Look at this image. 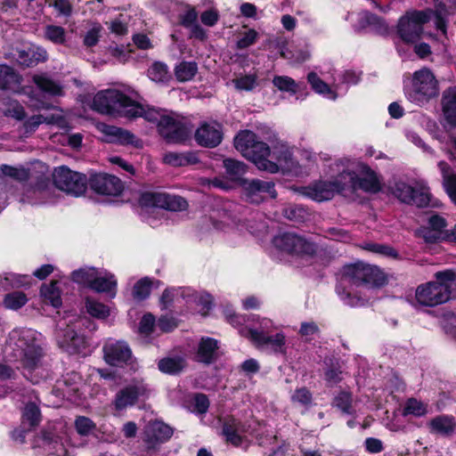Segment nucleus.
Instances as JSON below:
<instances>
[{
	"mask_svg": "<svg viewBox=\"0 0 456 456\" xmlns=\"http://www.w3.org/2000/svg\"><path fill=\"white\" fill-rule=\"evenodd\" d=\"M252 342L258 347L265 348L275 354H286V337L279 332L273 336L263 335L256 330L249 331Z\"/></svg>",
	"mask_w": 456,
	"mask_h": 456,
	"instance_id": "23",
	"label": "nucleus"
},
{
	"mask_svg": "<svg viewBox=\"0 0 456 456\" xmlns=\"http://www.w3.org/2000/svg\"><path fill=\"white\" fill-rule=\"evenodd\" d=\"M232 83H233L234 86L236 87V89H238V90L251 91L257 85L256 76V75L242 76L240 77L233 79Z\"/></svg>",
	"mask_w": 456,
	"mask_h": 456,
	"instance_id": "60",
	"label": "nucleus"
},
{
	"mask_svg": "<svg viewBox=\"0 0 456 456\" xmlns=\"http://www.w3.org/2000/svg\"><path fill=\"white\" fill-rule=\"evenodd\" d=\"M30 54H32L31 48L28 50L16 49L12 53V58L20 66L32 67L33 61Z\"/></svg>",
	"mask_w": 456,
	"mask_h": 456,
	"instance_id": "62",
	"label": "nucleus"
},
{
	"mask_svg": "<svg viewBox=\"0 0 456 456\" xmlns=\"http://www.w3.org/2000/svg\"><path fill=\"white\" fill-rule=\"evenodd\" d=\"M392 192L400 201L406 204L423 208L430 203L429 189L424 184L414 188L403 181H398L392 187Z\"/></svg>",
	"mask_w": 456,
	"mask_h": 456,
	"instance_id": "12",
	"label": "nucleus"
},
{
	"mask_svg": "<svg viewBox=\"0 0 456 456\" xmlns=\"http://www.w3.org/2000/svg\"><path fill=\"white\" fill-rule=\"evenodd\" d=\"M353 395L348 391H340L332 400V407L340 411L343 414L354 415Z\"/></svg>",
	"mask_w": 456,
	"mask_h": 456,
	"instance_id": "38",
	"label": "nucleus"
},
{
	"mask_svg": "<svg viewBox=\"0 0 456 456\" xmlns=\"http://www.w3.org/2000/svg\"><path fill=\"white\" fill-rule=\"evenodd\" d=\"M428 413V405L415 398H410L407 400L404 409L403 415H413L415 417H422Z\"/></svg>",
	"mask_w": 456,
	"mask_h": 456,
	"instance_id": "55",
	"label": "nucleus"
},
{
	"mask_svg": "<svg viewBox=\"0 0 456 456\" xmlns=\"http://www.w3.org/2000/svg\"><path fill=\"white\" fill-rule=\"evenodd\" d=\"M273 243L281 251L302 256H312L318 250L315 243L293 232L278 234L273 238Z\"/></svg>",
	"mask_w": 456,
	"mask_h": 456,
	"instance_id": "9",
	"label": "nucleus"
},
{
	"mask_svg": "<svg viewBox=\"0 0 456 456\" xmlns=\"http://www.w3.org/2000/svg\"><path fill=\"white\" fill-rule=\"evenodd\" d=\"M273 84L280 91L289 92L295 94L297 92V83L294 79L287 76H275Z\"/></svg>",
	"mask_w": 456,
	"mask_h": 456,
	"instance_id": "59",
	"label": "nucleus"
},
{
	"mask_svg": "<svg viewBox=\"0 0 456 456\" xmlns=\"http://www.w3.org/2000/svg\"><path fill=\"white\" fill-rule=\"evenodd\" d=\"M247 431L246 426L234 418L228 419L223 428L226 440L234 445H239L241 443L242 434Z\"/></svg>",
	"mask_w": 456,
	"mask_h": 456,
	"instance_id": "30",
	"label": "nucleus"
},
{
	"mask_svg": "<svg viewBox=\"0 0 456 456\" xmlns=\"http://www.w3.org/2000/svg\"><path fill=\"white\" fill-rule=\"evenodd\" d=\"M198 72L195 61H182L175 68V75L180 82L191 80Z\"/></svg>",
	"mask_w": 456,
	"mask_h": 456,
	"instance_id": "42",
	"label": "nucleus"
},
{
	"mask_svg": "<svg viewBox=\"0 0 456 456\" xmlns=\"http://www.w3.org/2000/svg\"><path fill=\"white\" fill-rule=\"evenodd\" d=\"M54 187L49 179H41L35 185L27 186L20 201L31 205L53 201Z\"/></svg>",
	"mask_w": 456,
	"mask_h": 456,
	"instance_id": "15",
	"label": "nucleus"
},
{
	"mask_svg": "<svg viewBox=\"0 0 456 456\" xmlns=\"http://www.w3.org/2000/svg\"><path fill=\"white\" fill-rule=\"evenodd\" d=\"M89 184L92 190L102 195L116 196L123 190L119 178L108 174H96L91 176Z\"/></svg>",
	"mask_w": 456,
	"mask_h": 456,
	"instance_id": "22",
	"label": "nucleus"
},
{
	"mask_svg": "<svg viewBox=\"0 0 456 456\" xmlns=\"http://www.w3.org/2000/svg\"><path fill=\"white\" fill-rule=\"evenodd\" d=\"M4 113L5 116L14 118L17 120H22L26 116L24 108L17 101H11Z\"/></svg>",
	"mask_w": 456,
	"mask_h": 456,
	"instance_id": "64",
	"label": "nucleus"
},
{
	"mask_svg": "<svg viewBox=\"0 0 456 456\" xmlns=\"http://www.w3.org/2000/svg\"><path fill=\"white\" fill-rule=\"evenodd\" d=\"M133 107L140 108V111L134 115H127V118H136V117H143L146 120L157 123L159 126V121L160 118H163L164 115L160 114L158 110L154 109L145 110L142 106L137 104L134 101H133Z\"/></svg>",
	"mask_w": 456,
	"mask_h": 456,
	"instance_id": "58",
	"label": "nucleus"
},
{
	"mask_svg": "<svg viewBox=\"0 0 456 456\" xmlns=\"http://www.w3.org/2000/svg\"><path fill=\"white\" fill-rule=\"evenodd\" d=\"M234 146L243 157L252 161L259 170L271 174L279 172L278 165L267 159L271 155L270 147L260 141L252 131L244 130L240 132L234 138Z\"/></svg>",
	"mask_w": 456,
	"mask_h": 456,
	"instance_id": "4",
	"label": "nucleus"
},
{
	"mask_svg": "<svg viewBox=\"0 0 456 456\" xmlns=\"http://www.w3.org/2000/svg\"><path fill=\"white\" fill-rule=\"evenodd\" d=\"M438 94V81L429 69L423 68L412 74L411 88L407 92V97L411 102L422 105Z\"/></svg>",
	"mask_w": 456,
	"mask_h": 456,
	"instance_id": "8",
	"label": "nucleus"
},
{
	"mask_svg": "<svg viewBox=\"0 0 456 456\" xmlns=\"http://www.w3.org/2000/svg\"><path fill=\"white\" fill-rule=\"evenodd\" d=\"M349 19L356 30H361L370 27L379 33H383L387 29V27L382 19L366 11L360 12L356 14H350L347 16L346 20Z\"/></svg>",
	"mask_w": 456,
	"mask_h": 456,
	"instance_id": "25",
	"label": "nucleus"
},
{
	"mask_svg": "<svg viewBox=\"0 0 456 456\" xmlns=\"http://www.w3.org/2000/svg\"><path fill=\"white\" fill-rule=\"evenodd\" d=\"M218 341L212 338H202L199 343L196 358L199 362L211 363L218 357Z\"/></svg>",
	"mask_w": 456,
	"mask_h": 456,
	"instance_id": "29",
	"label": "nucleus"
},
{
	"mask_svg": "<svg viewBox=\"0 0 456 456\" xmlns=\"http://www.w3.org/2000/svg\"><path fill=\"white\" fill-rule=\"evenodd\" d=\"M152 281L148 278L139 280L134 286L133 297L136 300H143L149 297L151 289Z\"/></svg>",
	"mask_w": 456,
	"mask_h": 456,
	"instance_id": "56",
	"label": "nucleus"
},
{
	"mask_svg": "<svg viewBox=\"0 0 456 456\" xmlns=\"http://www.w3.org/2000/svg\"><path fill=\"white\" fill-rule=\"evenodd\" d=\"M0 173L1 178L8 177L18 182H23L29 178L28 170L21 166L12 167L9 165H1Z\"/></svg>",
	"mask_w": 456,
	"mask_h": 456,
	"instance_id": "44",
	"label": "nucleus"
},
{
	"mask_svg": "<svg viewBox=\"0 0 456 456\" xmlns=\"http://www.w3.org/2000/svg\"><path fill=\"white\" fill-rule=\"evenodd\" d=\"M331 173L330 180L320 179L311 183L307 186H301L297 191L303 196L316 202L330 200L336 194L345 191L346 180L342 178L341 172H334L330 166Z\"/></svg>",
	"mask_w": 456,
	"mask_h": 456,
	"instance_id": "7",
	"label": "nucleus"
},
{
	"mask_svg": "<svg viewBox=\"0 0 456 456\" xmlns=\"http://www.w3.org/2000/svg\"><path fill=\"white\" fill-rule=\"evenodd\" d=\"M148 389L142 381H134L117 392L113 404L116 410L123 411L134 405L140 397L144 396Z\"/></svg>",
	"mask_w": 456,
	"mask_h": 456,
	"instance_id": "16",
	"label": "nucleus"
},
{
	"mask_svg": "<svg viewBox=\"0 0 456 456\" xmlns=\"http://www.w3.org/2000/svg\"><path fill=\"white\" fill-rule=\"evenodd\" d=\"M66 30L56 25H47L45 28V37L56 45H63L66 42Z\"/></svg>",
	"mask_w": 456,
	"mask_h": 456,
	"instance_id": "53",
	"label": "nucleus"
},
{
	"mask_svg": "<svg viewBox=\"0 0 456 456\" xmlns=\"http://www.w3.org/2000/svg\"><path fill=\"white\" fill-rule=\"evenodd\" d=\"M241 187L246 200L251 203L258 204L263 201L265 193L269 194L272 198L276 197L274 183L270 181L243 180Z\"/></svg>",
	"mask_w": 456,
	"mask_h": 456,
	"instance_id": "21",
	"label": "nucleus"
},
{
	"mask_svg": "<svg viewBox=\"0 0 456 456\" xmlns=\"http://www.w3.org/2000/svg\"><path fill=\"white\" fill-rule=\"evenodd\" d=\"M75 427L81 436H87L95 429V424L92 419L85 416H79L75 420Z\"/></svg>",
	"mask_w": 456,
	"mask_h": 456,
	"instance_id": "61",
	"label": "nucleus"
},
{
	"mask_svg": "<svg viewBox=\"0 0 456 456\" xmlns=\"http://www.w3.org/2000/svg\"><path fill=\"white\" fill-rule=\"evenodd\" d=\"M283 215L286 218L296 223H303L309 219V211L303 206L292 205L284 208Z\"/></svg>",
	"mask_w": 456,
	"mask_h": 456,
	"instance_id": "49",
	"label": "nucleus"
},
{
	"mask_svg": "<svg viewBox=\"0 0 456 456\" xmlns=\"http://www.w3.org/2000/svg\"><path fill=\"white\" fill-rule=\"evenodd\" d=\"M430 19L427 12H408L398 22V34L405 42H414L422 34V25Z\"/></svg>",
	"mask_w": 456,
	"mask_h": 456,
	"instance_id": "13",
	"label": "nucleus"
},
{
	"mask_svg": "<svg viewBox=\"0 0 456 456\" xmlns=\"http://www.w3.org/2000/svg\"><path fill=\"white\" fill-rule=\"evenodd\" d=\"M105 362L112 366H121L132 357L127 344L121 340L108 338L102 347Z\"/></svg>",
	"mask_w": 456,
	"mask_h": 456,
	"instance_id": "20",
	"label": "nucleus"
},
{
	"mask_svg": "<svg viewBox=\"0 0 456 456\" xmlns=\"http://www.w3.org/2000/svg\"><path fill=\"white\" fill-rule=\"evenodd\" d=\"M41 335L32 329H14L8 336L4 353L7 361L17 362V368L28 372L43 366L44 352L41 347Z\"/></svg>",
	"mask_w": 456,
	"mask_h": 456,
	"instance_id": "1",
	"label": "nucleus"
},
{
	"mask_svg": "<svg viewBox=\"0 0 456 456\" xmlns=\"http://www.w3.org/2000/svg\"><path fill=\"white\" fill-rule=\"evenodd\" d=\"M343 281L366 289H373L386 281L383 272L364 263L348 265L343 268Z\"/></svg>",
	"mask_w": 456,
	"mask_h": 456,
	"instance_id": "6",
	"label": "nucleus"
},
{
	"mask_svg": "<svg viewBox=\"0 0 456 456\" xmlns=\"http://www.w3.org/2000/svg\"><path fill=\"white\" fill-rule=\"evenodd\" d=\"M307 80L312 88L318 94H323L330 99H336V94L330 88V86L323 82L316 73L310 72L307 76Z\"/></svg>",
	"mask_w": 456,
	"mask_h": 456,
	"instance_id": "48",
	"label": "nucleus"
},
{
	"mask_svg": "<svg viewBox=\"0 0 456 456\" xmlns=\"http://www.w3.org/2000/svg\"><path fill=\"white\" fill-rule=\"evenodd\" d=\"M57 283V281H52L49 285H43L41 288V295L45 301L55 308L61 305V291Z\"/></svg>",
	"mask_w": 456,
	"mask_h": 456,
	"instance_id": "43",
	"label": "nucleus"
},
{
	"mask_svg": "<svg viewBox=\"0 0 456 456\" xmlns=\"http://www.w3.org/2000/svg\"><path fill=\"white\" fill-rule=\"evenodd\" d=\"M334 172H341L346 181L345 191L354 192L362 190L369 193H377L382 188L380 176L369 166L362 162H354L349 159H337L331 163Z\"/></svg>",
	"mask_w": 456,
	"mask_h": 456,
	"instance_id": "2",
	"label": "nucleus"
},
{
	"mask_svg": "<svg viewBox=\"0 0 456 456\" xmlns=\"http://www.w3.org/2000/svg\"><path fill=\"white\" fill-rule=\"evenodd\" d=\"M63 121V118L61 116H56V115H50V116H44L41 114L34 115L28 118L23 126L25 128V131L27 133H32L37 130V128L41 124H61V122Z\"/></svg>",
	"mask_w": 456,
	"mask_h": 456,
	"instance_id": "39",
	"label": "nucleus"
},
{
	"mask_svg": "<svg viewBox=\"0 0 456 456\" xmlns=\"http://www.w3.org/2000/svg\"><path fill=\"white\" fill-rule=\"evenodd\" d=\"M144 204L170 211H182L186 209L188 203L181 196L171 195L166 192H147L142 195Z\"/></svg>",
	"mask_w": 456,
	"mask_h": 456,
	"instance_id": "18",
	"label": "nucleus"
},
{
	"mask_svg": "<svg viewBox=\"0 0 456 456\" xmlns=\"http://www.w3.org/2000/svg\"><path fill=\"white\" fill-rule=\"evenodd\" d=\"M8 282H10L12 288H20L29 284V277L28 275L12 273L2 281V287L7 289L6 283Z\"/></svg>",
	"mask_w": 456,
	"mask_h": 456,
	"instance_id": "63",
	"label": "nucleus"
},
{
	"mask_svg": "<svg viewBox=\"0 0 456 456\" xmlns=\"http://www.w3.org/2000/svg\"><path fill=\"white\" fill-rule=\"evenodd\" d=\"M453 144L456 149V137L453 139ZM438 167L443 175L445 190L456 203V175L452 173L449 165L444 161L438 162Z\"/></svg>",
	"mask_w": 456,
	"mask_h": 456,
	"instance_id": "34",
	"label": "nucleus"
},
{
	"mask_svg": "<svg viewBox=\"0 0 456 456\" xmlns=\"http://www.w3.org/2000/svg\"><path fill=\"white\" fill-rule=\"evenodd\" d=\"M92 108L102 114L125 116L134 115L140 108L133 107V100L116 89L98 92L93 100Z\"/></svg>",
	"mask_w": 456,
	"mask_h": 456,
	"instance_id": "5",
	"label": "nucleus"
},
{
	"mask_svg": "<svg viewBox=\"0 0 456 456\" xmlns=\"http://www.w3.org/2000/svg\"><path fill=\"white\" fill-rule=\"evenodd\" d=\"M428 225L431 231L427 232V233L424 235V238L427 241L432 242L443 240V237H440V235L448 231L444 230V227L446 226L445 220L436 215L429 217Z\"/></svg>",
	"mask_w": 456,
	"mask_h": 456,
	"instance_id": "40",
	"label": "nucleus"
},
{
	"mask_svg": "<svg viewBox=\"0 0 456 456\" xmlns=\"http://www.w3.org/2000/svg\"><path fill=\"white\" fill-rule=\"evenodd\" d=\"M158 130L167 142L174 143L183 142L190 134V131L180 119L169 115L160 118Z\"/></svg>",
	"mask_w": 456,
	"mask_h": 456,
	"instance_id": "14",
	"label": "nucleus"
},
{
	"mask_svg": "<svg viewBox=\"0 0 456 456\" xmlns=\"http://www.w3.org/2000/svg\"><path fill=\"white\" fill-rule=\"evenodd\" d=\"M32 80L37 88L45 94L53 96L62 94L61 86L46 74H36L33 76Z\"/></svg>",
	"mask_w": 456,
	"mask_h": 456,
	"instance_id": "33",
	"label": "nucleus"
},
{
	"mask_svg": "<svg viewBox=\"0 0 456 456\" xmlns=\"http://www.w3.org/2000/svg\"><path fill=\"white\" fill-rule=\"evenodd\" d=\"M53 187L69 194L78 197L85 193L87 179L85 175L73 172L67 167L61 166L54 169L53 174Z\"/></svg>",
	"mask_w": 456,
	"mask_h": 456,
	"instance_id": "11",
	"label": "nucleus"
},
{
	"mask_svg": "<svg viewBox=\"0 0 456 456\" xmlns=\"http://www.w3.org/2000/svg\"><path fill=\"white\" fill-rule=\"evenodd\" d=\"M160 371L167 374H176L184 368V360L181 357H167L159 362Z\"/></svg>",
	"mask_w": 456,
	"mask_h": 456,
	"instance_id": "45",
	"label": "nucleus"
},
{
	"mask_svg": "<svg viewBox=\"0 0 456 456\" xmlns=\"http://www.w3.org/2000/svg\"><path fill=\"white\" fill-rule=\"evenodd\" d=\"M102 31L100 23L92 24L91 28L86 32L83 37V44L86 47H92L98 44Z\"/></svg>",
	"mask_w": 456,
	"mask_h": 456,
	"instance_id": "57",
	"label": "nucleus"
},
{
	"mask_svg": "<svg viewBox=\"0 0 456 456\" xmlns=\"http://www.w3.org/2000/svg\"><path fill=\"white\" fill-rule=\"evenodd\" d=\"M163 160L166 164L173 167H184L188 165H193L198 163V158L194 153H178V152H167Z\"/></svg>",
	"mask_w": 456,
	"mask_h": 456,
	"instance_id": "36",
	"label": "nucleus"
},
{
	"mask_svg": "<svg viewBox=\"0 0 456 456\" xmlns=\"http://www.w3.org/2000/svg\"><path fill=\"white\" fill-rule=\"evenodd\" d=\"M28 301L27 296L21 291H13L4 296L3 304L7 309L18 310Z\"/></svg>",
	"mask_w": 456,
	"mask_h": 456,
	"instance_id": "52",
	"label": "nucleus"
},
{
	"mask_svg": "<svg viewBox=\"0 0 456 456\" xmlns=\"http://www.w3.org/2000/svg\"><path fill=\"white\" fill-rule=\"evenodd\" d=\"M83 322V319L76 317L58 322L56 339L61 347L69 353H76L84 346L85 338L76 330Z\"/></svg>",
	"mask_w": 456,
	"mask_h": 456,
	"instance_id": "10",
	"label": "nucleus"
},
{
	"mask_svg": "<svg viewBox=\"0 0 456 456\" xmlns=\"http://www.w3.org/2000/svg\"><path fill=\"white\" fill-rule=\"evenodd\" d=\"M224 167L227 175L233 181L240 179L247 171V167L243 162L233 159H224Z\"/></svg>",
	"mask_w": 456,
	"mask_h": 456,
	"instance_id": "46",
	"label": "nucleus"
},
{
	"mask_svg": "<svg viewBox=\"0 0 456 456\" xmlns=\"http://www.w3.org/2000/svg\"><path fill=\"white\" fill-rule=\"evenodd\" d=\"M269 157L275 160L273 162L278 165L279 170L281 169L295 175L301 173V167L298 162L294 159L292 149L287 143L283 142H276L273 145Z\"/></svg>",
	"mask_w": 456,
	"mask_h": 456,
	"instance_id": "19",
	"label": "nucleus"
},
{
	"mask_svg": "<svg viewBox=\"0 0 456 456\" xmlns=\"http://www.w3.org/2000/svg\"><path fill=\"white\" fill-rule=\"evenodd\" d=\"M442 104L447 122L456 126V88H448L444 92Z\"/></svg>",
	"mask_w": 456,
	"mask_h": 456,
	"instance_id": "32",
	"label": "nucleus"
},
{
	"mask_svg": "<svg viewBox=\"0 0 456 456\" xmlns=\"http://www.w3.org/2000/svg\"><path fill=\"white\" fill-rule=\"evenodd\" d=\"M97 270L94 267H84L74 271L71 276L75 282L91 288Z\"/></svg>",
	"mask_w": 456,
	"mask_h": 456,
	"instance_id": "47",
	"label": "nucleus"
},
{
	"mask_svg": "<svg viewBox=\"0 0 456 456\" xmlns=\"http://www.w3.org/2000/svg\"><path fill=\"white\" fill-rule=\"evenodd\" d=\"M90 289L96 292L107 293L113 298L117 292V280L112 273H106L103 276H101L97 272Z\"/></svg>",
	"mask_w": 456,
	"mask_h": 456,
	"instance_id": "31",
	"label": "nucleus"
},
{
	"mask_svg": "<svg viewBox=\"0 0 456 456\" xmlns=\"http://www.w3.org/2000/svg\"><path fill=\"white\" fill-rule=\"evenodd\" d=\"M22 77L12 67L0 65V89L20 93Z\"/></svg>",
	"mask_w": 456,
	"mask_h": 456,
	"instance_id": "27",
	"label": "nucleus"
},
{
	"mask_svg": "<svg viewBox=\"0 0 456 456\" xmlns=\"http://www.w3.org/2000/svg\"><path fill=\"white\" fill-rule=\"evenodd\" d=\"M41 421V412L35 403H28L25 405L22 413V425L28 426V429L37 427Z\"/></svg>",
	"mask_w": 456,
	"mask_h": 456,
	"instance_id": "41",
	"label": "nucleus"
},
{
	"mask_svg": "<svg viewBox=\"0 0 456 456\" xmlns=\"http://www.w3.org/2000/svg\"><path fill=\"white\" fill-rule=\"evenodd\" d=\"M148 77L157 83H163L169 79L167 66L163 62H154L148 69Z\"/></svg>",
	"mask_w": 456,
	"mask_h": 456,
	"instance_id": "50",
	"label": "nucleus"
},
{
	"mask_svg": "<svg viewBox=\"0 0 456 456\" xmlns=\"http://www.w3.org/2000/svg\"><path fill=\"white\" fill-rule=\"evenodd\" d=\"M197 142L204 147L214 148L222 141L221 126L216 122L203 123L195 133Z\"/></svg>",
	"mask_w": 456,
	"mask_h": 456,
	"instance_id": "24",
	"label": "nucleus"
},
{
	"mask_svg": "<svg viewBox=\"0 0 456 456\" xmlns=\"http://www.w3.org/2000/svg\"><path fill=\"white\" fill-rule=\"evenodd\" d=\"M173 436V428L162 421H151L144 429L143 442L148 451H156Z\"/></svg>",
	"mask_w": 456,
	"mask_h": 456,
	"instance_id": "17",
	"label": "nucleus"
},
{
	"mask_svg": "<svg viewBox=\"0 0 456 456\" xmlns=\"http://www.w3.org/2000/svg\"><path fill=\"white\" fill-rule=\"evenodd\" d=\"M252 321L256 322V324L247 325L246 327L240 330L241 336L249 338L251 341L252 335L249 333V331L256 330V332L263 335H270V332L274 328L273 322L266 318L260 319L259 317H253Z\"/></svg>",
	"mask_w": 456,
	"mask_h": 456,
	"instance_id": "35",
	"label": "nucleus"
},
{
	"mask_svg": "<svg viewBox=\"0 0 456 456\" xmlns=\"http://www.w3.org/2000/svg\"><path fill=\"white\" fill-rule=\"evenodd\" d=\"M336 290L340 299L347 305L361 306L368 302L366 297L352 295L351 291L346 289L342 284L338 285Z\"/></svg>",
	"mask_w": 456,
	"mask_h": 456,
	"instance_id": "51",
	"label": "nucleus"
},
{
	"mask_svg": "<svg viewBox=\"0 0 456 456\" xmlns=\"http://www.w3.org/2000/svg\"><path fill=\"white\" fill-rule=\"evenodd\" d=\"M428 427L432 434L449 436L456 428V420L452 416L439 415L430 419Z\"/></svg>",
	"mask_w": 456,
	"mask_h": 456,
	"instance_id": "28",
	"label": "nucleus"
},
{
	"mask_svg": "<svg viewBox=\"0 0 456 456\" xmlns=\"http://www.w3.org/2000/svg\"><path fill=\"white\" fill-rule=\"evenodd\" d=\"M435 280L419 285L415 300L419 305L435 307L456 297V272L447 269L436 272Z\"/></svg>",
	"mask_w": 456,
	"mask_h": 456,
	"instance_id": "3",
	"label": "nucleus"
},
{
	"mask_svg": "<svg viewBox=\"0 0 456 456\" xmlns=\"http://www.w3.org/2000/svg\"><path fill=\"white\" fill-rule=\"evenodd\" d=\"M36 443V446L42 448L47 455L68 456V450L62 439L53 433L44 432Z\"/></svg>",
	"mask_w": 456,
	"mask_h": 456,
	"instance_id": "26",
	"label": "nucleus"
},
{
	"mask_svg": "<svg viewBox=\"0 0 456 456\" xmlns=\"http://www.w3.org/2000/svg\"><path fill=\"white\" fill-rule=\"evenodd\" d=\"M103 133L110 136L111 141L118 142L120 144H134L135 136L129 131L114 126H105Z\"/></svg>",
	"mask_w": 456,
	"mask_h": 456,
	"instance_id": "37",
	"label": "nucleus"
},
{
	"mask_svg": "<svg viewBox=\"0 0 456 456\" xmlns=\"http://www.w3.org/2000/svg\"><path fill=\"white\" fill-rule=\"evenodd\" d=\"M86 308L87 313L95 318L104 319L110 315V310L105 305L91 297H86Z\"/></svg>",
	"mask_w": 456,
	"mask_h": 456,
	"instance_id": "54",
	"label": "nucleus"
}]
</instances>
